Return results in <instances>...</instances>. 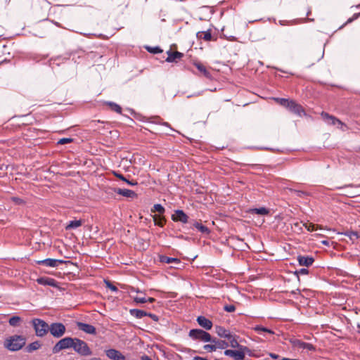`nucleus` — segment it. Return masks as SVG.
I'll list each match as a JSON object with an SVG mask.
<instances>
[{
	"instance_id": "nucleus-1",
	"label": "nucleus",
	"mask_w": 360,
	"mask_h": 360,
	"mask_svg": "<svg viewBox=\"0 0 360 360\" xmlns=\"http://www.w3.org/2000/svg\"><path fill=\"white\" fill-rule=\"evenodd\" d=\"M25 338L22 335H12L6 339L4 347L10 351H18L25 345Z\"/></svg>"
},
{
	"instance_id": "nucleus-2",
	"label": "nucleus",
	"mask_w": 360,
	"mask_h": 360,
	"mask_svg": "<svg viewBox=\"0 0 360 360\" xmlns=\"http://www.w3.org/2000/svg\"><path fill=\"white\" fill-rule=\"evenodd\" d=\"M245 354H250V350L247 347H240L238 350L226 349L224 351L226 356H231L234 360L245 359Z\"/></svg>"
},
{
	"instance_id": "nucleus-3",
	"label": "nucleus",
	"mask_w": 360,
	"mask_h": 360,
	"mask_svg": "<svg viewBox=\"0 0 360 360\" xmlns=\"http://www.w3.org/2000/svg\"><path fill=\"white\" fill-rule=\"evenodd\" d=\"M72 348L80 355L89 356L91 354V351L88 345L82 340L75 338Z\"/></svg>"
},
{
	"instance_id": "nucleus-4",
	"label": "nucleus",
	"mask_w": 360,
	"mask_h": 360,
	"mask_svg": "<svg viewBox=\"0 0 360 360\" xmlns=\"http://www.w3.org/2000/svg\"><path fill=\"white\" fill-rule=\"evenodd\" d=\"M32 323L37 336L43 337L49 330L50 326L41 319H35L32 321Z\"/></svg>"
},
{
	"instance_id": "nucleus-5",
	"label": "nucleus",
	"mask_w": 360,
	"mask_h": 360,
	"mask_svg": "<svg viewBox=\"0 0 360 360\" xmlns=\"http://www.w3.org/2000/svg\"><path fill=\"white\" fill-rule=\"evenodd\" d=\"M75 338L66 337L59 340L53 348V353H58L62 349L72 348Z\"/></svg>"
},
{
	"instance_id": "nucleus-6",
	"label": "nucleus",
	"mask_w": 360,
	"mask_h": 360,
	"mask_svg": "<svg viewBox=\"0 0 360 360\" xmlns=\"http://www.w3.org/2000/svg\"><path fill=\"white\" fill-rule=\"evenodd\" d=\"M189 336L195 340H200L203 342H210L212 340V337L210 333L200 330L192 329L189 332Z\"/></svg>"
},
{
	"instance_id": "nucleus-7",
	"label": "nucleus",
	"mask_w": 360,
	"mask_h": 360,
	"mask_svg": "<svg viewBox=\"0 0 360 360\" xmlns=\"http://www.w3.org/2000/svg\"><path fill=\"white\" fill-rule=\"evenodd\" d=\"M49 331L53 336L60 338L64 335L65 327L60 323H54L50 326Z\"/></svg>"
},
{
	"instance_id": "nucleus-8",
	"label": "nucleus",
	"mask_w": 360,
	"mask_h": 360,
	"mask_svg": "<svg viewBox=\"0 0 360 360\" xmlns=\"http://www.w3.org/2000/svg\"><path fill=\"white\" fill-rule=\"evenodd\" d=\"M292 345L294 348L306 349L308 351H314L315 347L309 343L302 342L298 339H295L291 341Z\"/></svg>"
},
{
	"instance_id": "nucleus-9",
	"label": "nucleus",
	"mask_w": 360,
	"mask_h": 360,
	"mask_svg": "<svg viewBox=\"0 0 360 360\" xmlns=\"http://www.w3.org/2000/svg\"><path fill=\"white\" fill-rule=\"evenodd\" d=\"M105 354L112 360H126L125 356L120 351L115 349L106 350Z\"/></svg>"
},
{
	"instance_id": "nucleus-10",
	"label": "nucleus",
	"mask_w": 360,
	"mask_h": 360,
	"mask_svg": "<svg viewBox=\"0 0 360 360\" xmlns=\"http://www.w3.org/2000/svg\"><path fill=\"white\" fill-rule=\"evenodd\" d=\"M63 262H64L63 260L56 259H50V258L46 259H43V260L37 261V263L39 264H42V265H44V266H50V267L58 266V264H63Z\"/></svg>"
},
{
	"instance_id": "nucleus-11",
	"label": "nucleus",
	"mask_w": 360,
	"mask_h": 360,
	"mask_svg": "<svg viewBox=\"0 0 360 360\" xmlns=\"http://www.w3.org/2000/svg\"><path fill=\"white\" fill-rule=\"evenodd\" d=\"M77 326L79 330L85 332L87 334H95L96 333V328L90 324L77 322Z\"/></svg>"
},
{
	"instance_id": "nucleus-12",
	"label": "nucleus",
	"mask_w": 360,
	"mask_h": 360,
	"mask_svg": "<svg viewBox=\"0 0 360 360\" xmlns=\"http://www.w3.org/2000/svg\"><path fill=\"white\" fill-rule=\"evenodd\" d=\"M321 117L327 123L330 124L335 125L336 124H338L341 126L343 125L342 122L340 120H339L338 119L335 118L332 115H330L326 112H322Z\"/></svg>"
},
{
	"instance_id": "nucleus-13",
	"label": "nucleus",
	"mask_w": 360,
	"mask_h": 360,
	"mask_svg": "<svg viewBox=\"0 0 360 360\" xmlns=\"http://www.w3.org/2000/svg\"><path fill=\"white\" fill-rule=\"evenodd\" d=\"M198 323L206 330H210L212 327V323L205 316H200L197 318Z\"/></svg>"
},
{
	"instance_id": "nucleus-14",
	"label": "nucleus",
	"mask_w": 360,
	"mask_h": 360,
	"mask_svg": "<svg viewBox=\"0 0 360 360\" xmlns=\"http://www.w3.org/2000/svg\"><path fill=\"white\" fill-rule=\"evenodd\" d=\"M172 219L174 221L186 223L188 221V216L182 210H176L172 215Z\"/></svg>"
},
{
	"instance_id": "nucleus-15",
	"label": "nucleus",
	"mask_w": 360,
	"mask_h": 360,
	"mask_svg": "<svg viewBox=\"0 0 360 360\" xmlns=\"http://www.w3.org/2000/svg\"><path fill=\"white\" fill-rule=\"evenodd\" d=\"M39 284L43 285H49L52 287H57V282L51 278L41 277L37 280Z\"/></svg>"
},
{
	"instance_id": "nucleus-16",
	"label": "nucleus",
	"mask_w": 360,
	"mask_h": 360,
	"mask_svg": "<svg viewBox=\"0 0 360 360\" xmlns=\"http://www.w3.org/2000/svg\"><path fill=\"white\" fill-rule=\"evenodd\" d=\"M115 192L127 198H134L137 196L134 191L129 189L117 188L115 190Z\"/></svg>"
},
{
	"instance_id": "nucleus-17",
	"label": "nucleus",
	"mask_w": 360,
	"mask_h": 360,
	"mask_svg": "<svg viewBox=\"0 0 360 360\" xmlns=\"http://www.w3.org/2000/svg\"><path fill=\"white\" fill-rule=\"evenodd\" d=\"M297 261L301 266H309L313 264L314 259L312 257L298 256Z\"/></svg>"
},
{
	"instance_id": "nucleus-18",
	"label": "nucleus",
	"mask_w": 360,
	"mask_h": 360,
	"mask_svg": "<svg viewBox=\"0 0 360 360\" xmlns=\"http://www.w3.org/2000/svg\"><path fill=\"white\" fill-rule=\"evenodd\" d=\"M215 331L219 337L225 338L227 339L231 338V334L229 332V330L225 329L224 328H223L221 326H216Z\"/></svg>"
},
{
	"instance_id": "nucleus-19",
	"label": "nucleus",
	"mask_w": 360,
	"mask_h": 360,
	"mask_svg": "<svg viewBox=\"0 0 360 360\" xmlns=\"http://www.w3.org/2000/svg\"><path fill=\"white\" fill-rule=\"evenodd\" d=\"M288 109L290 111L293 112L294 113L299 115L300 116H301L304 113V110L302 107L295 103L293 101L290 104V107L288 108Z\"/></svg>"
},
{
	"instance_id": "nucleus-20",
	"label": "nucleus",
	"mask_w": 360,
	"mask_h": 360,
	"mask_svg": "<svg viewBox=\"0 0 360 360\" xmlns=\"http://www.w3.org/2000/svg\"><path fill=\"white\" fill-rule=\"evenodd\" d=\"M210 342L214 343L216 349H225L229 346V345L226 342H225L224 340H218L217 338H212V340Z\"/></svg>"
},
{
	"instance_id": "nucleus-21",
	"label": "nucleus",
	"mask_w": 360,
	"mask_h": 360,
	"mask_svg": "<svg viewBox=\"0 0 360 360\" xmlns=\"http://www.w3.org/2000/svg\"><path fill=\"white\" fill-rule=\"evenodd\" d=\"M250 214H256L259 215H267L269 213V210L265 207L255 208L249 210Z\"/></svg>"
},
{
	"instance_id": "nucleus-22",
	"label": "nucleus",
	"mask_w": 360,
	"mask_h": 360,
	"mask_svg": "<svg viewBox=\"0 0 360 360\" xmlns=\"http://www.w3.org/2000/svg\"><path fill=\"white\" fill-rule=\"evenodd\" d=\"M183 56V53L176 51V52H169V56L167 58V61L168 62H174L177 59H180Z\"/></svg>"
},
{
	"instance_id": "nucleus-23",
	"label": "nucleus",
	"mask_w": 360,
	"mask_h": 360,
	"mask_svg": "<svg viewBox=\"0 0 360 360\" xmlns=\"http://www.w3.org/2000/svg\"><path fill=\"white\" fill-rule=\"evenodd\" d=\"M131 315L135 316L137 319H141L145 316L148 315V313L140 309H131L130 310Z\"/></svg>"
},
{
	"instance_id": "nucleus-24",
	"label": "nucleus",
	"mask_w": 360,
	"mask_h": 360,
	"mask_svg": "<svg viewBox=\"0 0 360 360\" xmlns=\"http://www.w3.org/2000/svg\"><path fill=\"white\" fill-rule=\"evenodd\" d=\"M194 65L196 67V68L206 77H210V74L206 69V68L200 63H195Z\"/></svg>"
},
{
	"instance_id": "nucleus-25",
	"label": "nucleus",
	"mask_w": 360,
	"mask_h": 360,
	"mask_svg": "<svg viewBox=\"0 0 360 360\" xmlns=\"http://www.w3.org/2000/svg\"><path fill=\"white\" fill-rule=\"evenodd\" d=\"M82 224V220H73L70 221L66 226V229H72L79 227Z\"/></svg>"
},
{
	"instance_id": "nucleus-26",
	"label": "nucleus",
	"mask_w": 360,
	"mask_h": 360,
	"mask_svg": "<svg viewBox=\"0 0 360 360\" xmlns=\"http://www.w3.org/2000/svg\"><path fill=\"white\" fill-rule=\"evenodd\" d=\"M254 330L257 332L258 333L261 334L262 332H264V333H266L268 334H270V335H274V332L269 328H266L265 327H263L262 326H256L255 328H254Z\"/></svg>"
},
{
	"instance_id": "nucleus-27",
	"label": "nucleus",
	"mask_w": 360,
	"mask_h": 360,
	"mask_svg": "<svg viewBox=\"0 0 360 360\" xmlns=\"http://www.w3.org/2000/svg\"><path fill=\"white\" fill-rule=\"evenodd\" d=\"M160 261L164 263L170 264V263H176L179 264L180 261L179 259L176 258H172V257H168L167 256H162L160 258Z\"/></svg>"
},
{
	"instance_id": "nucleus-28",
	"label": "nucleus",
	"mask_w": 360,
	"mask_h": 360,
	"mask_svg": "<svg viewBox=\"0 0 360 360\" xmlns=\"http://www.w3.org/2000/svg\"><path fill=\"white\" fill-rule=\"evenodd\" d=\"M106 104L110 108L111 110L115 111L117 113L122 112V108L115 103L107 102Z\"/></svg>"
},
{
	"instance_id": "nucleus-29",
	"label": "nucleus",
	"mask_w": 360,
	"mask_h": 360,
	"mask_svg": "<svg viewBox=\"0 0 360 360\" xmlns=\"http://www.w3.org/2000/svg\"><path fill=\"white\" fill-rule=\"evenodd\" d=\"M40 347H41V344L39 343V342L36 341V342H34L30 344L27 346V349L28 352H31L38 349Z\"/></svg>"
},
{
	"instance_id": "nucleus-30",
	"label": "nucleus",
	"mask_w": 360,
	"mask_h": 360,
	"mask_svg": "<svg viewBox=\"0 0 360 360\" xmlns=\"http://www.w3.org/2000/svg\"><path fill=\"white\" fill-rule=\"evenodd\" d=\"M230 342V346L233 348H238L240 349V347H243V345H240L236 338L231 335V338L228 339Z\"/></svg>"
},
{
	"instance_id": "nucleus-31",
	"label": "nucleus",
	"mask_w": 360,
	"mask_h": 360,
	"mask_svg": "<svg viewBox=\"0 0 360 360\" xmlns=\"http://www.w3.org/2000/svg\"><path fill=\"white\" fill-rule=\"evenodd\" d=\"M276 101L282 105L289 108L290 104L292 103V101H290L285 98H276Z\"/></svg>"
},
{
	"instance_id": "nucleus-32",
	"label": "nucleus",
	"mask_w": 360,
	"mask_h": 360,
	"mask_svg": "<svg viewBox=\"0 0 360 360\" xmlns=\"http://www.w3.org/2000/svg\"><path fill=\"white\" fill-rule=\"evenodd\" d=\"M20 321V318L19 316H13L9 319V324L12 326H18Z\"/></svg>"
},
{
	"instance_id": "nucleus-33",
	"label": "nucleus",
	"mask_w": 360,
	"mask_h": 360,
	"mask_svg": "<svg viewBox=\"0 0 360 360\" xmlns=\"http://www.w3.org/2000/svg\"><path fill=\"white\" fill-rule=\"evenodd\" d=\"M152 212H159L160 214L165 212V208L160 204H155L153 209L151 210Z\"/></svg>"
},
{
	"instance_id": "nucleus-34",
	"label": "nucleus",
	"mask_w": 360,
	"mask_h": 360,
	"mask_svg": "<svg viewBox=\"0 0 360 360\" xmlns=\"http://www.w3.org/2000/svg\"><path fill=\"white\" fill-rule=\"evenodd\" d=\"M194 226L196 229H198L202 233H207L208 232V229L206 226L202 225L201 224L195 223L194 224Z\"/></svg>"
},
{
	"instance_id": "nucleus-35",
	"label": "nucleus",
	"mask_w": 360,
	"mask_h": 360,
	"mask_svg": "<svg viewBox=\"0 0 360 360\" xmlns=\"http://www.w3.org/2000/svg\"><path fill=\"white\" fill-rule=\"evenodd\" d=\"M303 226L309 231H313L318 229V226H316L315 224L309 223V224H303Z\"/></svg>"
},
{
	"instance_id": "nucleus-36",
	"label": "nucleus",
	"mask_w": 360,
	"mask_h": 360,
	"mask_svg": "<svg viewBox=\"0 0 360 360\" xmlns=\"http://www.w3.org/2000/svg\"><path fill=\"white\" fill-rule=\"evenodd\" d=\"M203 34V37L202 38L205 40V41H210L212 39V34L210 33V31H207V32H202L200 33V37H202V35Z\"/></svg>"
},
{
	"instance_id": "nucleus-37",
	"label": "nucleus",
	"mask_w": 360,
	"mask_h": 360,
	"mask_svg": "<svg viewBox=\"0 0 360 360\" xmlns=\"http://www.w3.org/2000/svg\"><path fill=\"white\" fill-rule=\"evenodd\" d=\"M72 141V139L70 138H63L58 140V144L63 145L66 143H71Z\"/></svg>"
},
{
	"instance_id": "nucleus-38",
	"label": "nucleus",
	"mask_w": 360,
	"mask_h": 360,
	"mask_svg": "<svg viewBox=\"0 0 360 360\" xmlns=\"http://www.w3.org/2000/svg\"><path fill=\"white\" fill-rule=\"evenodd\" d=\"M204 349L207 350V352H212L214 351H216V348L214 345H205L203 347Z\"/></svg>"
},
{
	"instance_id": "nucleus-39",
	"label": "nucleus",
	"mask_w": 360,
	"mask_h": 360,
	"mask_svg": "<svg viewBox=\"0 0 360 360\" xmlns=\"http://www.w3.org/2000/svg\"><path fill=\"white\" fill-rule=\"evenodd\" d=\"M134 300L137 303H146L147 302V299L144 297H134Z\"/></svg>"
},
{
	"instance_id": "nucleus-40",
	"label": "nucleus",
	"mask_w": 360,
	"mask_h": 360,
	"mask_svg": "<svg viewBox=\"0 0 360 360\" xmlns=\"http://www.w3.org/2000/svg\"><path fill=\"white\" fill-rule=\"evenodd\" d=\"M360 15V12L358 13H355L353 15L352 17L349 18L346 22H348V23H350V22H352L353 21L356 20L357 19V18Z\"/></svg>"
},
{
	"instance_id": "nucleus-41",
	"label": "nucleus",
	"mask_w": 360,
	"mask_h": 360,
	"mask_svg": "<svg viewBox=\"0 0 360 360\" xmlns=\"http://www.w3.org/2000/svg\"><path fill=\"white\" fill-rule=\"evenodd\" d=\"M224 309L228 312H233L236 310V307L234 305H226L224 307Z\"/></svg>"
},
{
	"instance_id": "nucleus-42",
	"label": "nucleus",
	"mask_w": 360,
	"mask_h": 360,
	"mask_svg": "<svg viewBox=\"0 0 360 360\" xmlns=\"http://www.w3.org/2000/svg\"><path fill=\"white\" fill-rule=\"evenodd\" d=\"M146 49L148 51H150L151 53H154L161 52V50L160 49L159 47H155V48L147 47Z\"/></svg>"
},
{
	"instance_id": "nucleus-43",
	"label": "nucleus",
	"mask_w": 360,
	"mask_h": 360,
	"mask_svg": "<svg viewBox=\"0 0 360 360\" xmlns=\"http://www.w3.org/2000/svg\"><path fill=\"white\" fill-rule=\"evenodd\" d=\"M159 217L158 215H155L154 216V221L155 222V224L158 225V226H163V221H162V218H160L159 219V221H158V218Z\"/></svg>"
},
{
	"instance_id": "nucleus-44",
	"label": "nucleus",
	"mask_w": 360,
	"mask_h": 360,
	"mask_svg": "<svg viewBox=\"0 0 360 360\" xmlns=\"http://www.w3.org/2000/svg\"><path fill=\"white\" fill-rule=\"evenodd\" d=\"M74 31L76 32L80 33L82 34H84V35L94 34L93 33H91L89 32H87V31L82 30V29H77Z\"/></svg>"
},
{
	"instance_id": "nucleus-45",
	"label": "nucleus",
	"mask_w": 360,
	"mask_h": 360,
	"mask_svg": "<svg viewBox=\"0 0 360 360\" xmlns=\"http://www.w3.org/2000/svg\"><path fill=\"white\" fill-rule=\"evenodd\" d=\"M107 286L112 291H117V288L115 285H112L110 283L107 282Z\"/></svg>"
},
{
	"instance_id": "nucleus-46",
	"label": "nucleus",
	"mask_w": 360,
	"mask_h": 360,
	"mask_svg": "<svg viewBox=\"0 0 360 360\" xmlns=\"http://www.w3.org/2000/svg\"><path fill=\"white\" fill-rule=\"evenodd\" d=\"M115 175L119 178L120 179L125 181H127L126 178L122 175V174H117V173H115Z\"/></svg>"
},
{
	"instance_id": "nucleus-47",
	"label": "nucleus",
	"mask_w": 360,
	"mask_h": 360,
	"mask_svg": "<svg viewBox=\"0 0 360 360\" xmlns=\"http://www.w3.org/2000/svg\"><path fill=\"white\" fill-rule=\"evenodd\" d=\"M147 316H150V317L152 319H153L154 321H157L158 320V316H157L156 315H155V314H148V315H147Z\"/></svg>"
},
{
	"instance_id": "nucleus-48",
	"label": "nucleus",
	"mask_w": 360,
	"mask_h": 360,
	"mask_svg": "<svg viewBox=\"0 0 360 360\" xmlns=\"http://www.w3.org/2000/svg\"><path fill=\"white\" fill-rule=\"evenodd\" d=\"M299 273L301 274H308V270L307 269H301L299 271Z\"/></svg>"
},
{
	"instance_id": "nucleus-49",
	"label": "nucleus",
	"mask_w": 360,
	"mask_h": 360,
	"mask_svg": "<svg viewBox=\"0 0 360 360\" xmlns=\"http://www.w3.org/2000/svg\"><path fill=\"white\" fill-rule=\"evenodd\" d=\"M129 185H131V186H135L137 184V182L136 181H129L127 179V181H125Z\"/></svg>"
},
{
	"instance_id": "nucleus-50",
	"label": "nucleus",
	"mask_w": 360,
	"mask_h": 360,
	"mask_svg": "<svg viewBox=\"0 0 360 360\" xmlns=\"http://www.w3.org/2000/svg\"><path fill=\"white\" fill-rule=\"evenodd\" d=\"M193 360H207V359H206L205 358H202V357H200V356H195L193 358Z\"/></svg>"
},
{
	"instance_id": "nucleus-51",
	"label": "nucleus",
	"mask_w": 360,
	"mask_h": 360,
	"mask_svg": "<svg viewBox=\"0 0 360 360\" xmlns=\"http://www.w3.org/2000/svg\"><path fill=\"white\" fill-rule=\"evenodd\" d=\"M155 301V299L153 298V297H149L148 300H147V302H149L150 303L153 302Z\"/></svg>"
},
{
	"instance_id": "nucleus-52",
	"label": "nucleus",
	"mask_w": 360,
	"mask_h": 360,
	"mask_svg": "<svg viewBox=\"0 0 360 360\" xmlns=\"http://www.w3.org/2000/svg\"><path fill=\"white\" fill-rule=\"evenodd\" d=\"M321 243L325 245H329V242L328 240H323Z\"/></svg>"
},
{
	"instance_id": "nucleus-53",
	"label": "nucleus",
	"mask_w": 360,
	"mask_h": 360,
	"mask_svg": "<svg viewBox=\"0 0 360 360\" xmlns=\"http://www.w3.org/2000/svg\"><path fill=\"white\" fill-rule=\"evenodd\" d=\"M281 360H298L295 359H288V358H283Z\"/></svg>"
},
{
	"instance_id": "nucleus-54",
	"label": "nucleus",
	"mask_w": 360,
	"mask_h": 360,
	"mask_svg": "<svg viewBox=\"0 0 360 360\" xmlns=\"http://www.w3.org/2000/svg\"><path fill=\"white\" fill-rule=\"evenodd\" d=\"M13 200L15 201L18 203H19L20 201V199H18V198H13Z\"/></svg>"
},
{
	"instance_id": "nucleus-55",
	"label": "nucleus",
	"mask_w": 360,
	"mask_h": 360,
	"mask_svg": "<svg viewBox=\"0 0 360 360\" xmlns=\"http://www.w3.org/2000/svg\"><path fill=\"white\" fill-rule=\"evenodd\" d=\"M307 20H308L309 21H314V19H313V18H309V17H308Z\"/></svg>"
},
{
	"instance_id": "nucleus-56",
	"label": "nucleus",
	"mask_w": 360,
	"mask_h": 360,
	"mask_svg": "<svg viewBox=\"0 0 360 360\" xmlns=\"http://www.w3.org/2000/svg\"><path fill=\"white\" fill-rule=\"evenodd\" d=\"M90 360H100V359H98V358H93V359H90Z\"/></svg>"
},
{
	"instance_id": "nucleus-57",
	"label": "nucleus",
	"mask_w": 360,
	"mask_h": 360,
	"mask_svg": "<svg viewBox=\"0 0 360 360\" xmlns=\"http://www.w3.org/2000/svg\"><path fill=\"white\" fill-rule=\"evenodd\" d=\"M272 357L276 358V355H272Z\"/></svg>"
},
{
	"instance_id": "nucleus-58",
	"label": "nucleus",
	"mask_w": 360,
	"mask_h": 360,
	"mask_svg": "<svg viewBox=\"0 0 360 360\" xmlns=\"http://www.w3.org/2000/svg\"><path fill=\"white\" fill-rule=\"evenodd\" d=\"M215 360H219V359H215Z\"/></svg>"
}]
</instances>
